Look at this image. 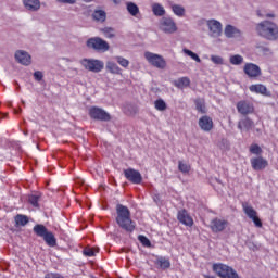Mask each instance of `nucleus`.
<instances>
[{"label":"nucleus","instance_id":"obj_48","mask_svg":"<svg viewBox=\"0 0 278 278\" xmlns=\"http://www.w3.org/2000/svg\"><path fill=\"white\" fill-rule=\"evenodd\" d=\"M115 5H118L123 2V0H112Z\"/></svg>","mask_w":278,"mask_h":278},{"label":"nucleus","instance_id":"obj_39","mask_svg":"<svg viewBox=\"0 0 278 278\" xmlns=\"http://www.w3.org/2000/svg\"><path fill=\"white\" fill-rule=\"evenodd\" d=\"M250 153H252V155H262L263 150L257 143H253L250 146Z\"/></svg>","mask_w":278,"mask_h":278},{"label":"nucleus","instance_id":"obj_37","mask_svg":"<svg viewBox=\"0 0 278 278\" xmlns=\"http://www.w3.org/2000/svg\"><path fill=\"white\" fill-rule=\"evenodd\" d=\"M101 31L105 38H114L116 36V31L111 27L102 28Z\"/></svg>","mask_w":278,"mask_h":278},{"label":"nucleus","instance_id":"obj_7","mask_svg":"<svg viewBox=\"0 0 278 278\" xmlns=\"http://www.w3.org/2000/svg\"><path fill=\"white\" fill-rule=\"evenodd\" d=\"M89 116L93 121H102L104 123L112 121L110 113L99 106H91L89 109Z\"/></svg>","mask_w":278,"mask_h":278},{"label":"nucleus","instance_id":"obj_21","mask_svg":"<svg viewBox=\"0 0 278 278\" xmlns=\"http://www.w3.org/2000/svg\"><path fill=\"white\" fill-rule=\"evenodd\" d=\"M250 92H254L255 94H263L264 97H270V92H268V88L263 84H254L249 87Z\"/></svg>","mask_w":278,"mask_h":278},{"label":"nucleus","instance_id":"obj_42","mask_svg":"<svg viewBox=\"0 0 278 278\" xmlns=\"http://www.w3.org/2000/svg\"><path fill=\"white\" fill-rule=\"evenodd\" d=\"M83 253L86 257H94L97 255L94 248H85Z\"/></svg>","mask_w":278,"mask_h":278},{"label":"nucleus","instance_id":"obj_1","mask_svg":"<svg viewBox=\"0 0 278 278\" xmlns=\"http://www.w3.org/2000/svg\"><path fill=\"white\" fill-rule=\"evenodd\" d=\"M116 223L118 225L119 229H123L127 233H134L136 231V223L134 219H131V211H129V207L117 204L116 205Z\"/></svg>","mask_w":278,"mask_h":278},{"label":"nucleus","instance_id":"obj_15","mask_svg":"<svg viewBox=\"0 0 278 278\" xmlns=\"http://www.w3.org/2000/svg\"><path fill=\"white\" fill-rule=\"evenodd\" d=\"M207 26L210 29V36L213 38H218L223 34V24L216 20H210L207 22Z\"/></svg>","mask_w":278,"mask_h":278},{"label":"nucleus","instance_id":"obj_17","mask_svg":"<svg viewBox=\"0 0 278 278\" xmlns=\"http://www.w3.org/2000/svg\"><path fill=\"white\" fill-rule=\"evenodd\" d=\"M250 164L253 170H264L265 168L268 167V161L263 156L252 157L250 160Z\"/></svg>","mask_w":278,"mask_h":278},{"label":"nucleus","instance_id":"obj_2","mask_svg":"<svg viewBox=\"0 0 278 278\" xmlns=\"http://www.w3.org/2000/svg\"><path fill=\"white\" fill-rule=\"evenodd\" d=\"M256 34L265 40H277L278 39V26L270 21H263L256 24Z\"/></svg>","mask_w":278,"mask_h":278},{"label":"nucleus","instance_id":"obj_25","mask_svg":"<svg viewBox=\"0 0 278 278\" xmlns=\"http://www.w3.org/2000/svg\"><path fill=\"white\" fill-rule=\"evenodd\" d=\"M106 68L109 71V73H112L113 75H123V70H121L118 64H116L114 62H108Z\"/></svg>","mask_w":278,"mask_h":278},{"label":"nucleus","instance_id":"obj_28","mask_svg":"<svg viewBox=\"0 0 278 278\" xmlns=\"http://www.w3.org/2000/svg\"><path fill=\"white\" fill-rule=\"evenodd\" d=\"M126 8L130 16H138L140 14V8L134 2H127Z\"/></svg>","mask_w":278,"mask_h":278},{"label":"nucleus","instance_id":"obj_12","mask_svg":"<svg viewBox=\"0 0 278 278\" xmlns=\"http://www.w3.org/2000/svg\"><path fill=\"white\" fill-rule=\"evenodd\" d=\"M160 28L165 34H175L177 31V24L172 17H163L160 21Z\"/></svg>","mask_w":278,"mask_h":278},{"label":"nucleus","instance_id":"obj_33","mask_svg":"<svg viewBox=\"0 0 278 278\" xmlns=\"http://www.w3.org/2000/svg\"><path fill=\"white\" fill-rule=\"evenodd\" d=\"M154 108L155 110H157L159 112H164L167 108L166 102L163 99H157L154 101Z\"/></svg>","mask_w":278,"mask_h":278},{"label":"nucleus","instance_id":"obj_16","mask_svg":"<svg viewBox=\"0 0 278 278\" xmlns=\"http://www.w3.org/2000/svg\"><path fill=\"white\" fill-rule=\"evenodd\" d=\"M177 220L185 225V227H192L194 225V219H192V216H190L186 208L178 211Z\"/></svg>","mask_w":278,"mask_h":278},{"label":"nucleus","instance_id":"obj_6","mask_svg":"<svg viewBox=\"0 0 278 278\" xmlns=\"http://www.w3.org/2000/svg\"><path fill=\"white\" fill-rule=\"evenodd\" d=\"M144 59L151 66H154V68H160L161 71L166 68V60L160 54L147 51L144 52Z\"/></svg>","mask_w":278,"mask_h":278},{"label":"nucleus","instance_id":"obj_43","mask_svg":"<svg viewBox=\"0 0 278 278\" xmlns=\"http://www.w3.org/2000/svg\"><path fill=\"white\" fill-rule=\"evenodd\" d=\"M178 169L180 170V173H190V165L179 161L178 162Z\"/></svg>","mask_w":278,"mask_h":278},{"label":"nucleus","instance_id":"obj_27","mask_svg":"<svg viewBox=\"0 0 278 278\" xmlns=\"http://www.w3.org/2000/svg\"><path fill=\"white\" fill-rule=\"evenodd\" d=\"M17 227H25L29 223V217L27 215L17 214L14 218Z\"/></svg>","mask_w":278,"mask_h":278},{"label":"nucleus","instance_id":"obj_40","mask_svg":"<svg viewBox=\"0 0 278 278\" xmlns=\"http://www.w3.org/2000/svg\"><path fill=\"white\" fill-rule=\"evenodd\" d=\"M115 60L119 66L123 68H128L129 67V60L123 58V56H115Z\"/></svg>","mask_w":278,"mask_h":278},{"label":"nucleus","instance_id":"obj_30","mask_svg":"<svg viewBox=\"0 0 278 278\" xmlns=\"http://www.w3.org/2000/svg\"><path fill=\"white\" fill-rule=\"evenodd\" d=\"M152 12L154 16H164V14H166V10H164V7L160 3H154L152 5Z\"/></svg>","mask_w":278,"mask_h":278},{"label":"nucleus","instance_id":"obj_18","mask_svg":"<svg viewBox=\"0 0 278 278\" xmlns=\"http://www.w3.org/2000/svg\"><path fill=\"white\" fill-rule=\"evenodd\" d=\"M199 127L202 131L210 132L214 129V121H212V117L204 115L199 119Z\"/></svg>","mask_w":278,"mask_h":278},{"label":"nucleus","instance_id":"obj_32","mask_svg":"<svg viewBox=\"0 0 278 278\" xmlns=\"http://www.w3.org/2000/svg\"><path fill=\"white\" fill-rule=\"evenodd\" d=\"M239 34L238 29H236V27L231 26V25H227L225 28V36L227 38H235V36Z\"/></svg>","mask_w":278,"mask_h":278},{"label":"nucleus","instance_id":"obj_41","mask_svg":"<svg viewBox=\"0 0 278 278\" xmlns=\"http://www.w3.org/2000/svg\"><path fill=\"white\" fill-rule=\"evenodd\" d=\"M138 240L142 244V247H151V240H149V238H147L144 235H139Z\"/></svg>","mask_w":278,"mask_h":278},{"label":"nucleus","instance_id":"obj_31","mask_svg":"<svg viewBox=\"0 0 278 278\" xmlns=\"http://www.w3.org/2000/svg\"><path fill=\"white\" fill-rule=\"evenodd\" d=\"M94 21H100L101 23L105 22L108 14L103 10H96L92 14Z\"/></svg>","mask_w":278,"mask_h":278},{"label":"nucleus","instance_id":"obj_46","mask_svg":"<svg viewBox=\"0 0 278 278\" xmlns=\"http://www.w3.org/2000/svg\"><path fill=\"white\" fill-rule=\"evenodd\" d=\"M45 278H64V276H62L59 273H48Z\"/></svg>","mask_w":278,"mask_h":278},{"label":"nucleus","instance_id":"obj_49","mask_svg":"<svg viewBox=\"0 0 278 278\" xmlns=\"http://www.w3.org/2000/svg\"><path fill=\"white\" fill-rule=\"evenodd\" d=\"M258 16H262V14H260V11H258Z\"/></svg>","mask_w":278,"mask_h":278},{"label":"nucleus","instance_id":"obj_3","mask_svg":"<svg viewBox=\"0 0 278 278\" xmlns=\"http://www.w3.org/2000/svg\"><path fill=\"white\" fill-rule=\"evenodd\" d=\"M34 233L37 238H42L48 247H58V239L55 235L47 228V226L42 224H37L33 227Z\"/></svg>","mask_w":278,"mask_h":278},{"label":"nucleus","instance_id":"obj_9","mask_svg":"<svg viewBox=\"0 0 278 278\" xmlns=\"http://www.w3.org/2000/svg\"><path fill=\"white\" fill-rule=\"evenodd\" d=\"M242 210L248 218H250V220L254 223L255 227L262 229L263 224L262 219H260V217L257 216V211H255V208H253L248 202L242 203Z\"/></svg>","mask_w":278,"mask_h":278},{"label":"nucleus","instance_id":"obj_10","mask_svg":"<svg viewBox=\"0 0 278 278\" xmlns=\"http://www.w3.org/2000/svg\"><path fill=\"white\" fill-rule=\"evenodd\" d=\"M237 112L242 116H249V114H254L255 106L251 101L248 100H240L237 103Z\"/></svg>","mask_w":278,"mask_h":278},{"label":"nucleus","instance_id":"obj_20","mask_svg":"<svg viewBox=\"0 0 278 278\" xmlns=\"http://www.w3.org/2000/svg\"><path fill=\"white\" fill-rule=\"evenodd\" d=\"M254 127L255 123L249 117H244L238 122V129H240V131H251Z\"/></svg>","mask_w":278,"mask_h":278},{"label":"nucleus","instance_id":"obj_26","mask_svg":"<svg viewBox=\"0 0 278 278\" xmlns=\"http://www.w3.org/2000/svg\"><path fill=\"white\" fill-rule=\"evenodd\" d=\"M174 86L180 89L188 88L190 86V78L180 77L177 80H174Z\"/></svg>","mask_w":278,"mask_h":278},{"label":"nucleus","instance_id":"obj_13","mask_svg":"<svg viewBox=\"0 0 278 278\" xmlns=\"http://www.w3.org/2000/svg\"><path fill=\"white\" fill-rule=\"evenodd\" d=\"M124 177L130 184H135L137 186H139V184H142V174H140L137 169H134V168L124 169Z\"/></svg>","mask_w":278,"mask_h":278},{"label":"nucleus","instance_id":"obj_45","mask_svg":"<svg viewBox=\"0 0 278 278\" xmlns=\"http://www.w3.org/2000/svg\"><path fill=\"white\" fill-rule=\"evenodd\" d=\"M45 77V75L42 74V72H40V71H36L35 73H34V79L36 80V81H42V78Z\"/></svg>","mask_w":278,"mask_h":278},{"label":"nucleus","instance_id":"obj_38","mask_svg":"<svg viewBox=\"0 0 278 278\" xmlns=\"http://www.w3.org/2000/svg\"><path fill=\"white\" fill-rule=\"evenodd\" d=\"M182 52H185L186 55H189L191 60H194V62L201 63V58H199V54L188 50L187 48L182 49Z\"/></svg>","mask_w":278,"mask_h":278},{"label":"nucleus","instance_id":"obj_35","mask_svg":"<svg viewBox=\"0 0 278 278\" xmlns=\"http://www.w3.org/2000/svg\"><path fill=\"white\" fill-rule=\"evenodd\" d=\"M195 103V109L200 112V114H205L206 110H205V101L202 99H197L194 101Z\"/></svg>","mask_w":278,"mask_h":278},{"label":"nucleus","instance_id":"obj_29","mask_svg":"<svg viewBox=\"0 0 278 278\" xmlns=\"http://www.w3.org/2000/svg\"><path fill=\"white\" fill-rule=\"evenodd\" d=\"M40 199H42V194H30L28 195V203L33 205V207H40Z\"/></svg>","mask_w":278,"mask_h":278},{"label":"nucleus","instance_id":"obj_22","mask_svg":"<svg viewBox=\"0 0 278 278\" xmlns=\"http://www.w3.org/2000/svg\"><path fill=\"white\" fill-rule=\"evenodd\" d=\"M23 5L28 12H38L40 10V0H23Z\"/></svg>","mask_w":278,"mask_h":278},{"label":"nucleus","instance_id":"obj_8","mask_svg":"<svg viewBox=\"0 0 278 278\" xmlns=\"http://www.w3.org/2000/svg\"><path fill=\"white\" fill-rule=\"evenodd\" d=\"M80 64L86 71H90L91 73H101L104 68L103 62L94 59H83Z\"/></svg>","mask_w":278,"mask_h":278},{"label":"nucleus","instance_id":"obj_24","mask_svg":"<svg viewBox=\"0 0 278 278\" xmlns=\"http://www.w3.org/2000/svg\"><path fill=\"white\" fill-rule=\"evenodd\" d=\"M255 49L258 55H268V53L270 52V49L268 48V45L266 42L256 43Z\"/></svg>","mask_w":278,"mask_h":278},{"label":"nucleus","instance_id":"obj_14","mask_svg":"<svg viewBox=\"0 0 278 278\" xmlns=\"http://www.w3.org/2000/svg\"><path fill=\"white\" fill-rule=\"evenodd\" d=\"M227 225H229V222L220 218H214L211 220L210 229L213 233H220V231H225V229H227Z\"/></svg>","mask_w":278,"mask_h":278},{"label":"nucleus","instance_id":"obj_44","mask_svg":"<svg viewBox=\"0 0 278 278\" xmlns=\"http://www.w3.org/2000/svg\"><path fill=\"white\" fill-rule=\"evenodd\" d=\"M211 61L213 62V64H224V60L219 55H212Z\"/></svg>","mask_w":278,"mask_h":278},{"label":"nucleus","instance_id":"obj_4","mask_svg":"<svg viewBox=\"0 0 278 278\" xmlns=\"http://www.w3.org/2000/svg\"><path fill=\"white\" fill-rule=\"evenodd\" d=\"M213 273H216L217 277L220 278H240L232 267L223 263L213 264Z\"/></svg>","mask_w":278,"mask_h":278},{"label":"nucleus","instance_id":"obj_36","mask_svg":"<svg viewBox=\"0 0 278 278\" xmlns=\"http://www.w3.org/2000/svg\"><path fill=\"white\" fill-rule=\"evenodd\" d=\"M172 10L176 16H184V14H186V9L179 4H173Z\"/></svg>","mask_w":278,"mask_h":278},{"label":"nucleus","instance_id":"obj_50","mask_svg":"<svg viewBox=\"0 0 278 278\" xmlns=\"http://www.w3.org/2000/svg\"><path fill=\"white\" fill-rule=\"evenodd\" d=\"M267 16H273V15H267Z\"/></svg>","mask_w":278,"mask_h":278},{"label":"nucleus","instance_id":"obj_11","mask_svg":"<svg viewBox=\"0 0 278 278\" xmlns=\"http://www.w3.org/2000/svg\"><path fill=\"white\" fill-rule=\"evenodd\" d=\"M243 73L250 79H257V77H262V68H260L255 63H245L243 66Z\"/></svg>","mask_w":278,"mask_h":278},{"label":"nucleus","instance_id":"obj_19","mask_svg":"<svg viewBox=\"0 0 278 278\" xmlns=\"http://www.w3.org/2000/svg\"><path fill=\"white\" fill-rule=\"evenodd\" d=\"M15 60L20 64H23V66H29V64H31V55H29V53L23 50L15 52Z\"/></svg>","mask_w":278,"mask_h":278},{"label":"nucleus","instance_id":"obj_23","mask_svg":"<svg viewBox=\"0 0 278 278\" xmlns=\"http://www.w3.org/2000/svg\"><path fill=\"white\" fill-rule=\"evenodd\" d=\"M155 266H159L162 270H167V268H170V260L159 256L156 261L154 262Z\"/></svg>","mask_w":278,"mask_h":278},{"label":"nucleus","instance_id":"obj_47","mask_svg":"<svg viewBox=\"0 0 278 278\" xmlns=\"http://www.w3.org/2000/svg\"><path fill=\"white\" fill-rule=\"evenodd\" d=\"M59 3H70L73 5V3H76L77 0H58Z\"/></svg>","mask_w":278,"mask_h":278},{"label":"nucleus","instance_id":"obj_34","mask_svg":"<svg viewBox=\"0 0 278 278\" xmlns=\"http://www.w3.org/2000/svg\"><path fill=\"white\" fill-rule=\"evenodd\" d=\"M242 62H244V58H242V55L240 54H235L230 56V64H232L233 66H240Z\"/></svg>","mask_w":278,"mask_h":278},{"label":"nucleus","instance_id":"obj_5","mask_svg":"<svg viewBox=\"0 0 278 278\" xmlns=\"http://www.w3.org/2000/svg\"><path fill=\"white\" fill-rule=\"evenodd\" d=\"M88 49H93V51H98L99 53H105V51H110V43L108 41L101 39V37H92L87 40Z\"/></svg>","mask_w":278,"mask_h":278}]
</instances>
